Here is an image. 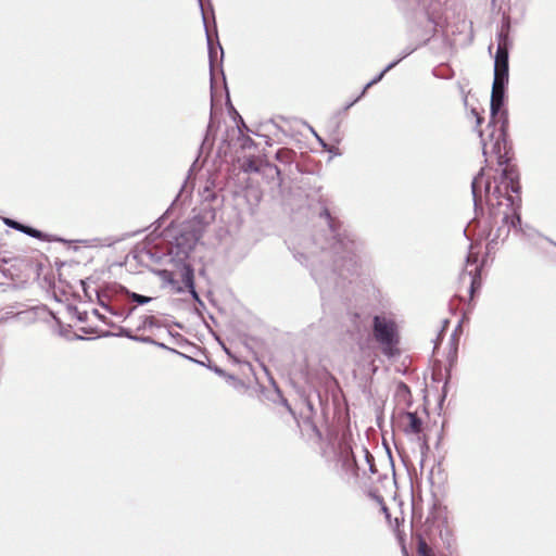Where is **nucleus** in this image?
Masks as SVG:
<instances>
[{
  "label": "nucleus",
  "instance_id": "cd10ccee",
  "mask_svg": "<svg viewBox=\"0 0 556 556\" xmlns=\"http://www.w3.org/2000/svg\"><path fill=\"white\" fill-rule=\"evenodd\" d=\"M153 345H156V346H159V348H161V349H164V350H168V351H170V352H173V353H177V354H179V355H181V356H184V357H186V358H188V359H190V361H192V362H195V359H193L192 357L187 356V355H185V354H182V353L178 352V351H177V350H175V349L168 348L167 345H165V344H164V343H162V342H157V341H155V343H153ZM197 363H198V361H197ZM199 364L203 365V363H202V362H199Z\"/></svg>",
  "mask_w": 556,
  "mask_h": 556
},
{
  "label": "nucleus",
  "instance_id": "aec40b11",
  "mask_svg": "<svg viewBox=\"0 0 556 556\" xmlns=\"http://www.w3.org/2000/svg\"><path fill=\"white\" fill-rule=\"evenodd\" d=\"M276 160L283 163L290 164L292 162L293 152L289 149H279L275 155Z\"/></svg>",
  "mask_w": 556,
  "mask_h": 556
},
{
  "label": "nucleus",
  "instance_id": "c85d7f7f",
  "mask_svg": "<svg viewBox=\"0 0 556 556\" xmlns=\"http://www.w3.org/2000/svg\"><path fill=\"white\" fill-rule=\"evenodd\" d=\"M208 368L212 369L218 376L227 377L229 380H232V381L237 380V378L235 376L227 375L226 371L217 365H213V366L210 365Z\"/></svg>",
  "mask_w": 556,
  "mask_h": 556
},
{
  "label": "nucleus",
  "instance_id": "423d86ee",
  "mask_svg": "<svg viewBox=\"0 0 556 556\" xmlns=\"http://www.w3.org/2000/svg\"><path fill=\"white\" fill-rule=\"evenodd\" d=\"M215 210L210 204H204L199 212L184 225L194 233L199 231V238L201 239L204 230L215 220Z\"/></svg>",
  "mask_w": 556,
  "mask_h": 556
},
{
  "label": "nucleus",
  "instance_id": "2eb2a0df",
  "mask_svg": "<svg viewBox=\"0 0 556 556\" xmlns=\"http://www.w3.org/2000/svg\"><path fill=\"white\" fill-rule=\"evenodd\" d=\"M405 416L408 418V426L405 429L406 433L418 434L422 430V420L415 412H406Z\"/></svg>",
  "mask_w": 556,
  "mask_h": 556
},
{
  "label": "nucleus",
  "instance_id": "393cba45",
  "mask_svg": "<svg viewBox=\"0 0 556 556\" xmlns=\"http://www.w3.org/2000/svg\"><path fill=\"white\" fill-rule=\"evenodd\" d=\"M3 223L9 228H12V229L17 230L20 232H21V229L24 228V224L15 220V219L9 218V217L3 218Z\"/></svg>",
  "mask_w": 556,
  "mask_h": 556
},
{
  "label": "nucleus",
  "instance_id": "473e14b6",
  "mask_svg": "<svg viewBox=\"0 0 556 556\" xmlns=\"http://www.w3.org/2000/svg\"><path fill=\"white\" fill-rule=\"evenodd\" d=\"M134 341L141 342V343H147V344L155 343V340L153 338L144 337V336H136V338H134Z\"/></svg>",
  "mask_w": 556,
  "mask_h": 556
},
{
  "label": "nucleus",
  "instance_id": "a18cd8bd",
  "mask_svg": "<svg viewBox=\"0 0 556 556\" xmlns=\"http://www.w3.org/2000/svg\"><path fill=\"white\" fill-rule=\"evenodd\" d=\"M93 313L98 316V318H100L101 320H103L104 323H106V318L105 316L101 315L97 309L93 311Z\"/></svg>",
  "mask_w": 556,
  "mask_h": 556
},
{
  "label": "nucleus",
  "instance_id": "6ab92c4d",
  "mask_svg": "<svg viewBox=\"0 0 556 556\" xmlns=\"http://www.w3.org/2000/svg\"><path fill=\"white\" fill-rule=\"evenodd\" d=\"M417 551L419 556H434L432 548L426 542V539L418 534L417 535Z\"/></svg>",
  "mask_w": 556,
  "mask_h": 556
},
{
  "label": "nucleus",
  "instance_id": "39448f33",
  "mask_svg": "<svg viewBox=\"0 0 556 556\" xmlns=\"http://www.w3.org/2000/svg\"><path fill=\"white\" fill-rule=\"evenodd\" d=\"M170 240L167 242L170 260L184 262L200 240L199 231L192 232L184 224L180 228L169 231Z\"/></svg>",
  "mask_w": 556,
  "mask_h": 556
},
{
  "label": "nucleus",
  "instance_id": "f03ea898",
  "mask_svg": "<svg viewBox=\"0 0 556 556\" xmlns=\"http://www.w3.org/2000/svg\"><path fill=\"white\" fill-rule=\"evenodd\" d=\"M506 84H492L491 103H490V121L486 130H479V137L482 143L483 155H488L489 150L496 155L498 166H504L501 174V182L491 192V182L483 181L484 168L473 177L471 182V193L473 198L475 210L481 208L483 186L485 192L486 204L494 207L493 200L501 205L502 187L506 191L519 194L521 186L519 184V175L517 170L508 164L507 156V130H508V113L505 110Z\"/></svg>",
  "mask_w": 556,
  "mask_h": 556
},
{
  "label": "nucleus",
  "instance_id": "c03bdc74",
  "mask_svg": "<svg viewBox=\"0 0 556 556\" xmlns=\"http://www.w3.org/2000/svg\"><path fill=\"white\" fill-rule=\"evenodd\" d=\"M472 113L476 115V118H477V125L479 126L483 118L476 112V110H472Z\"/></svg>",
  "mask_w": 556,
  "mask_h": 556
},
{
  "label": "nucleus",
  "instance_id": "a211bd4d",
  "mask_svg": "<svg viewBox=\"0 0 556 556\" xmlns=\"http://www.w3.org/2000/svg\"><path fill=\"white\" fill-rule=\"evenodd\" d=\"M400 63V60H395L393 62H391L390 64H388L377 76H375L370 81H368L362 92H361V97H364L366 91L374 85L378 84L383 77L384 75L390 71L392 70L394 66H396L397 64Z\"/></svg>",
  "mask_w": 556,
  "mask_h": 556
},
{
  "label": "nucleus",
  "instance_id": "9d476101",
  "mask_svg": "<svg viewBox=\"0 0 556 556\" xmlns=\"http://www.w3.org/2000/svg\"><path fill=\"white\" fill-rule=\"evenodd\" d=\"M478 256L476 254L469 253L466 257V268L468 266H475L473 269L467 271V269L463 273V277L468 275L470 278V295L472 296L475 291L480 289L481 287V267L477 265Z\"/></svg>",
  "mask_w": 556,
  "mask_h": 556
},
{
  "label": "nucleus",
  "instance_id": "de8ad7c7",
  "mask_svg": "<svg viewBox=\"0 0 556 556\" xmlns=\"http://www.w3.org/2000/svg\"><path fill=\"white\" fill-rule=\"evenodd\" d=\"M446 388H447V380L445 381L444 387H443L442 400H444L446 396Z\"/></svg>",
  "mask_w": 556,
  "mask_h": 556
},
{
  "label": "nucleus",
  "instance_id": "bb28decb",
  "mask_svg": "<svg viewBox=\"0 0 556 556\" xmlns=\"http://www.w3.org/2000/svg\"><path fill=\"white\" fill-rule=\"evenodd\" d=\"M135 308H136V307H131V308H129L128 311H125V309H119V311H118V309H114V308H112L111 314H113V315H115V316H117V317H121V318H123V319H126V318H128V317L132 314V312L135 311Z\"/></svg>",
  "mask_w": 556,
  "mask_h": 556
},
{
  "label": "nucleus",
  "instance_id": "9b49d317",
  "mask_svg": "<svg viewBox=\"0 0 556 556\" xmlns=\"http://www.w3.org/2000/svg\"><path fill=\"white\" fill-rule=\"evenodd\" d=\"M509 21H504L501 26V30L497 33V48L496 51H507L509 52V48L511 46V41L509 38Z\"/></svg>",
  "mask_w": 556,
  "mask_h": 556
},
{
  "label": "nucleus",
  "instance_id": "2f4dec72",
  "mask_svg": "<svg viewBox=\"0 0 556 556\" xmlns=\"http://www.w3.org/2000/svg\"><path fill=\"white\" fill-rule=\"evenodd\" d=\"M186 185H187V182H185V185L181 187L180 192L177 194V197H176V198H175V200L173 201V203H172L170 207H169V208H167V211H166V212H165V214L161 217V219H163V218H164V216H165V215H167V214L172 211V208H173V207L178 203V201H179V199H180V197H181V194H182V192H184V190H185V188H186Z\"/></svg>",
  "mask_w": 556,
  "mask_h": 556
},
{
  "label": "nucleus",
  "instance_id": "f704fd0d",
  "mask_svg": "<svg viewBox=\"0 0 556 556\" xmlns=\"http://www.w3.org/2000/svg\"><path fill=\"white\" fill-rule=\"evenodd\" d=\"M188 292L191 294L192 299L199 303H202L201 300H200V296H199V293L197 292L195 290V285L192 286L191 288H188L187 289Z\"/></svg>",
  "mask_w": 556,
  "mask_h": 556
},
{
  "label": "nucleus",
  "instance_id": "6e6552de",
  "mask_svg": "<svg viewBox=\"0 0 556 556\" xmlns=\"http://www.w3.org/2000/svg\"><path fill=\"white\" fill-rule=\"evenodd\" d=\"M139 258L141 262H148L153 264H164L166 262H174L170 260L168 247L166 249H160L155 245L144 247L139 251Z\"/></svg>",
  "mask_w": 556,
  "mask_h": 556
},
{
  "label": "nucleus",
  "instance_id": "0eeeda50",
  "mask_svg": "<svg viewBox=\"0 0 556 556\" xmlns=\"http://www.w3.org/2000/svg\"><path fill=\"white\" fill-rule=\"evenodd\" d=\"M509 78V52L496 51L494 55V79L493 83L508 85Z\"/></svg>",
  "mask_w": 556,
  "mask_h": 556
},
{
  "label": "nucleus",
  "instance_id": "f3484780",
  "mask_svg": "<svg viewBox=\"0 0 556 556\" xmlns=\"http://www.w3.org/2000/svg\"><path fill=\"white\" fill-rule=\"evenodd\" d=\"M21 232H23L31 238L39 239L42 241H63L61 238H51L50 236L42 232L41 230L36 229V228L30 227L25 224H24V228L21 229Z\"/></svg>",
  "mask_w": 556,
  "mask_h": 556
},
{
  "label": "nucleus",
  "instance_id": "7c9ffc66",
  "mask_svg": "<svg viewBox=\"0 0 556 556\" xmlns=\"http://www.w3.org/2000/svg\"><path fill=\"white\" fill-rule=\"evenodd\" d=\"M397 394L403 396L410 395L409 387L404 382H400L397 384Z\"/></svg>",
  "mask_w": 556,
  "mask_h": 556
},
{
  "label": "nucleus",
  "instance_id": "4468645a",
  "mask_svg": "<svg viewBox=\"0 0 556 556\" xmlns=\"http://www.w3.org/2000/svg\"><path fill=\"white\" fill-rule=\"evenodd\" d=\"M177 265H181V280L185 283V288H191L194 286V270L190 264H187L186 261L184 262H176Z\"/></svg>",
  "mask_w": 556,
  "mask_h": 556
},
{
  "label": "nucleus",
  "instance_id": "412c9836",
  "mask_svg": "<svg viewBox=\"0 0 556 556\" xmlns=\"http://www.w3.org/2000/svg\"><path fill=\"white\" fill-rule=\"evenodd\" d=\"M152 327H161L160 321L154 316H144L141 325L138 327V330L152 328Z\"/></svg>",
  "mask_w": 556,
  "mask_h": 556
},
{
  "label": "nucleus",
  "instance_id": "1a4fd4ad",
  "mask_svg": "<svg viewBox=\"0 0 556 556\" xmlns=\"http://www.w3.org/2000/svg\"><path fill=\"white\" fill-rule=\"evenodd\" d=\"M505 199L507 200L508 205L510 206V208H509L510 212L504 213V215L502 217L503 224H505V225L509 224L510 227H513L515 229L519 228L521 231H523L521 228V216L518 211L520 207V199L517 198V202H516L515 198L510 194H507L505 197Z\"/></svg>",
  "mask_w": 556,
  "mask_h": 556
},
{
  "label": "nucleus",
  "instance_id": "f257e3e1",
  "mask_svg": "<svg viewBox=\"0 0 556 556\" xmlns=\"http://www.w3.org/2000/svg\"><path fill=\"white\" fill-rule=\"evenodd\" d=\"M320 215L325 216L329 227L332 240L330 245L321 247L318 256L314 253L296 252L294 257L301 264L311 266V275L321 293L340 292L359 273L363 242L354 232L342 228L341 223L327 208Z\"/></svg>",
  "mask_w": 556,
  "mask_h": 556
},
{
  "label": "nucleus",
  "instance_id": "20e7f679",
  "mask_svg": "<svg viewBox=\"0 0 556 556\" xmlns=\"http://www.w3.org/2000/svg\"><path fill=\"white\" fill-rule=\"evenodd\" d=\"M372 334L381 345L382 353L388 357L400 354L397 344L400 342L396 324L384 316L375 315L372 318Z\"/></svg>",
  "mask_w": 556,
  "mask_h": 556
},
{
  "label": "nucleus",
  "instance_id": "e433bc0d",
  "mask_svg": "<svg viewBox=\"0 0 556 556\" xmlns=\"http://www.w3.org/2000/svg\"><path fill=\"white\" fill-rule=\"evenodd\" d=\"M235 112V114L240 118V125H238V129L240 132H242V129H248L247 125L244 124L243 119L241 118V116L238 114V112L231 108Z\"/></svg>",
  "mask_w": 556,
  "mask_h": 556
},
{
  "label": "nucleus",
  "instance_id": "5701e85b",
  "mask_svg": "<svg viewBox=\"0 0 556 556\" xmlns=\"http://www.w3.org/2000/svg\"><path fill=\"white\" fill-rule=\"evenodd\" d=\"M362 452L364 453L365 460L368 464L369 471L371 473H375L377 471V469L375 467V458H374V456L371 455V453L365 446L362 447Z\"/></svg>",
  "mask_w": 556,
  "mask_h": 556
},
{
  "label": "nucleus",
  "instance_id": "8fccbe9b",
  "mask_svg": "<svg viewBox=\"0 0 556 556\" xmlns=\"http://www.w3.org/2000/svg\"><path fill=\"white\" fill-rule=\"evenodd\" d=\"M176 291H177L178 293H181V292H184V291H185V289H184L182 287H179V286H178V287L176 288Z\"/></svg>",
  "mask_w": 556,
  "mask_h": 556
},
{
  "label": "nucleus",
  "instance_id": "ea45409f",
  "mask_svg": "<svg viewBox=\"0 0 556 556\" xmlns=\"http://www.w3.org/2000/svg\"><path fill=\"white\" fill-rule=\"evenodd\" d=\"M247 170L257 173V172H258V167L254 164V162L250 161V162L248 163Z\"/></svg>",
  "mask_w": 556,
  "mask_h": 556
},
{
  "label": "nucleus",
  "instance_id": "c9c22d12",
  "mask_svg": "<svg viewBox=\"0 0 556 556\" xmlns=\"http://www.w3.org/2000/svg\"><path fill=\"white\" fill-rule=\"evenodd\" d=\"M417 49V47H409V48H406L404 50V52L402 53L401 58L399 59L400 62L405 59L406 56H408L409 54H412L415 50Z\"/></svg>",
  "mask_w": 556,
  "mask_h": 556
},
{
  "label": "nucleus",
  "instance_id": "72a5a7b5",
  "mask_svg": "<svg viewBox=\"0 0 556 556\" xmlns=\"http://www.w3.org/2000/svg\"><path fill=\"white\" fill-rule=\"evenodd\" d=\"M502 231H503V229H502V227H500V228L497 229V231H496L495 236H494L492 239H490V241H489V243H488V245H489V247H491V248H492L494 244H496V243H497V239L502 236Z\"/></svg>",
  "mask_w": 556,
  "mask_h": 556
},
{
  "label": "nucleus",
  "instance_id": "f8f14e48",
  "mask_svg": "<svg viewBox=\"0 0 556 556\" xmlns=\"http://www.w3.org/2000/svg\"><path fill=\"white\" fill-rule=\"evenodd\" d=\"M340 457L342 460V466L348 470H353L354 473L357 475L358 466L353 450L350 445H344L341 447Z\"/></svg>",
  "mask_w": 556,
  "mask_h": 556
},
{
  "label": "nucleus",
  "instance_id": "49530a36",
  "mask_svg": "<svg viewBox=\"0 0 556 556\" xmlns=\"http://www.w3.org/2000/svg\"><path fill=\"white\" fill-rule=\"evenodd\" d=\"M93 313L98 316V318H100L101 320H103L104 323H106V318L105 316L101 315L97 309L93 311Z\"/></svg>",
  "mask_w": 556,
  "mask_h": 556
},
{
  "label": "nucleus",
  "instance_id": "a878e982",
  "mask_svg": "<svg viewBox=\"0 0 556 556\" xmlns=\"http://www.w3.org/2000/svg\"><path fill=\"white\" fill-rule=\"evenodd\" d=\"M159 276L166 282L170 283V285H176L177 281L174 279V275L172 271L167 270V269H162L160 270L159 273Z\"/></svg>",
  "mask_w": 556,
  "mask_h": 556
},
{
  "label": "nucleus",
  "instance_id": "4c0bfd02",
  "mask_svg": "<svg viewBox=\"0 0 556 556\" xmlns=\"http://www.w3.org/2000/svg\"><path fill=\"white\" fill-rule=\"evenodd\" d=\"M254 144L250 137H243L242 148H251Z\"/></svg>",
  "mask_w": 556,
  "mask_h": 556
},
{
  "label": "nucleus",
  "instance_id": "7ed1b4c3",
  "mask_svg": "<svg viewBox=\"0 0 556 556\" xmlns=\"http://www.w3.org/2000/svg\"><path fill=\"white\" fill-rule=\"evenodd\" d=\"M399 9L405 14L424 15L426 26L421 36V45H426L433 36L438 26L437 15L444 0H394Z\"/></svg>",
  "mask_w": 556,
  "mask_h": 556
},
{
  "label": "nucleus",
  "instance_id": "4be33fe9",
  "mask_svg": "<svg viewBox=\"0 0 556 556\" xmlns=\"http://www.w3.org/2000/svg\"><path fill=\"white\" fill-rule=\"evenodd\" d=\"M308 129H309V131L314 135V137L316 138V140L318 141V143L320 144V147H321L323 149H325L326 151H328V152H330V153H332V152H333V150L336 149L334 147L329 146V144H328V143H327V142H326V141H325V140H324V139H323V138L317 134V132H316V130H315L312 126H309V125H308Z\"/></svg>",
  "mask_w": 556,
  "mask_h": 556
},
{
  "label": "nucleus",
  "instance_id": "a19ab883",
  "mask_svg": "<svg viewBox=\"0 0 556 556\" xmlns=\"http://www.w3.org/2000/svg\"><path fill=\"white\" fill-rule=\"evenodd\" d=\"M268 167L269 170H274L277 174V176L280 177L281 172L277 165H268Z\"/></svg>",
  "mask_w": 556,
  "mask_h": 556
},
{
  "label": "nucleus",
  "instance_id": "c756f323",
  "mask_svg": "<svg viewBox=\"0 0 556 556\" xmlns=\"http://www.w3.org/2000/svg\"><path fill=\"white\" fill-rule=\"evenodd\" d=\"M202 194V198L205 202H211V201H214L215 198H216V194L214 191H212L210 189L208 186H206L204 189H203V192L201 193Z\"/></svg>",
  "mask_w": 556,
  "mask_h": 556
},
{
  "label": "nucleus",
  "instance_id": "58836bf2",
  "mask_svg": "<svg viewBox=\"0 0 556 556\" xmlns=\"http://www.w3.org/2000/svg\"><path fill=\"white\" fill-rule=\"evenodd\" d=\"M363 97H361V94L358 97H356L353 101H351L350 103L345 104V106L343 108V111H348L350 108H352L356 102H358Z\"/></svg>",
  "mask_w": 556,
  "mask_h": 556
},
{
  "label": "nucleus",
  "instance_id": "79ce46f5",
  "mask_svg": "<svg viewBox=\"0 0 556 556\" xmlns=\"http://www.w3.org/2000/svg\"><path fill=\"white\" fill-rule=\"evenodd\" d=\"M99 303H100V305H101L104 309H106L108 312H110V313H111V311H112V308H113V307H111L110 305H108V304H106L105 302H103L100 298H99Z\"/></svg>",
  "mask_w": 556,
  "mask_h": 556
},
{
  "label": "nucleus",
  "instance_id": "b1692460",
  "mask_svg": "<svg viewBox=\"0 0 556 556\" xmlns=\"http://www.w3.org/2000/svg\"><path fill=\"white\" fill-rule=\"evenodd\" d=\"M106 337L109 336H117V337H125L134 341V338H136L135 334H132L131 330L125 327H118V332L113 334L111 332L105 333Z\"/></svg>",
  "mask_w": 556,
  "mask_h": 556
},
{
  "label": "nucleus",
  "instance_id": "dca6fc26",
  "mask_svg": "<svg viewBox=\"0 0 556 556\" xmlns=\"http://www.w3.org/2000/svg\"><path fill=\"white\" fill-rule=\"evenodd\" d=\"M117 289L121 294L126 295L127 298H129L132 302L137 303L138 305H144L152 301L151 296H147V295H142V294L132 292L124 286L118 285Z\"/></svg>",
  "mask_w": 556,
  "mask_h": 556
},
{
  "label": "nucleus",
  "instance_id": "ddd939ff",
  "mask_svg": "<svg viewBox=\"0 0 556 556\" xmlns=\"http://www.w3.org/2000/svg\"><path fill=\"white\" fill-rule=\"evenodd\" d=\"M215 132H216V130L214 128V123H213V111H211L210 122H208V125L206 128L204 139L200 146V152H202L205 149H207V150L212 149L214 140H215Z\"/></svg>",
  "mask_w": 556,
  "mask_h": 556
},
{
  "label": "nucleus",
  "instance_id": "37998d69",
  "mask_svg": "<svg viewBox=\"0 0 556 556\" xmlns=\"http://www.w3.org/2000/svg\"><path fill=\"white\" fill-rule=\"evenodd\" d=\"M77 318L79 321H85L87 319V313L86 312H84V313L77 312Z\"/></svg>",
  "mask_w": 556,
  "mask_h": 556
},
{
  "label": "nucleus",
  "instance_id": "09e8293b",
  "mask_svg": "<svg viewBox=\"0 0 556 556\" xmlns=\"http://www.w3.org/2000/svg\"><path fill=\"white\" fill-rule=\"evenodd\" d=\"M545 240H547L551 244L555 245L556 247V242L553 241L552 239L547 238V237H544Z\"/></svg>",
  "mask_w": 556,
  "mask_h": 556
}]
</instances>
